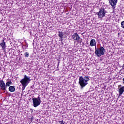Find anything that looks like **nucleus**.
Returning <instances> with one entry per match:
<instances>
[{
    "mask_svg": "<svg viewBox=\"0 0 124 124\" xmlns=\"http://www.w3.org/2000/svg\"><path fill=\"white\" fill-rule=\"evenodd\" d=\"M90 46H91V47L95 46V54L98 58H100V57L105 54V49L103 46H100L99 48H96V42L94 39H92L90 41Z\"/></svg>",
    "mask_w": 124,
    "mask_h": 124,
    "instance_id": "1",
    "label": "nucleus"
},
{
    "mask_svg": "<svg viewBox=\"0 0 124 124\" xmlns=\"http://www.w3.org/2000/svg\"><path fill=\"white\" fill-rule=\"evenodd\" d=\"M89 81H90V77L85 76L83 78V77L81 76L79 78L78 84L81 88H84V87H86Z\"/></svg>",
    "mask_w": 124,
    "mask_h": 124,
    "instance_id": "2",
    "label": "nucleus"
},
{
    "mask_svg": "<svg viewBox=\"0 0 124 124\" xmlns=\"http://www.w3.org/2000/svg\"><path fill=\"white\" fill-rule=\"evenodd\" d=\"M30 81L31 79H30V78L27 76L26 75H25L24 76V78L20 81L21 84L22 85V87H24V88H26V87L28 86V84H29Z\"/></svg>",
    "mask_w": 124,
    "mask_h": 124,
    "instance_id": "3",
    "label": "nucleus"
},
{
    "mask_svg": "<svg viewBox=\"0 0 124 124\" xmlns=\"http://www.w3.org/2000/svg\"><path fill=\"white\" fill-rule=\"evenodd\" d=\"M95 13L96 15H97L98 18L101 19V18L105 17V15L107 13V12L105 10V8H101L99 9V11L98 12Z\"/></svg>",
    "mask_w": 124,
    "mask_h": 124,
    "instance_id": "4",
    "label": "nucleus"
},
{
    "mask_svg": "<svg viewBox=\"0 0 124 124\" xmlns=\"http://www.w3.org/2000/svg\"><path fill=\"white\" fill-rule=\"evenodd\" d=\"M32 100L34 107H37V106H39L40 103H41V98H40L39 95L37 98H32Z\"/></svg>",
    "mask_w": 124,
    "mask_h": 124,
    "instance_id": "5",
    "label": "nucleus"
},
{
    "mask_svg": "<svg viewBox=\"0 0 124 124\" xmlns=\"http://www.w3.org/2000/svg\"><path fill=\"white\" fill-rule=\"evenodd\" d=\"M72 38L74 40H75L76 41H78V42H79V43H81L82 42V39L81 37H80V36L78 35V33H75L72 36Z\"/></svg>",
    "mask_w": 124,
    "mask_h": 124,
    "instance_id": "6",
    "label": "nucleus"
},
{
    "mask_svg": "<svg viewBox=\"0 0 124 124\" xmlns=\"http://www.w3.org/2000/svg\"><path fill=\"white\" fill-rule=\"evenodd\" d=\"M0 87L1 91H5L6 90V86L3 80H0Z\"/></svg>",
    "mask_w": 124,
    "mask_h": 124,
    "instance_id": "7",
    "label": "nucleus"
},
{
    "mask_svg": "<svg viewBox=\"0 0 124 124\" xmlns=\"http://www.w3.org/2000/svg\"><path fill=\"white\" fill-rule=\"evenodd\" d=\"M4 40L5 39L3 38L2 40V42L0 43V46L1 47L3 51H5V48H6V44H5V42H4Z\"/></svg>",
    "mask_w": 124,
    "mask_h": 124,
    "instance_id": "8",
    "label": "nucleus"
},
{
    "mask_svg": "<svg viewBox=\"0 0 124 124\" xmlns=\"http://www.w3.org/2000/svg\"><path fill=\"white\" fill-rule=\"evenodd\" d=\"M117 2H118V0H109V3L112 7L117 4Z\"/></svg>",
    "mask_w": 124,
    "mask_h": 124,
    "instance_id": "9",
    "label": "nucleus"
},
{
    "mask_svg": "<svg viewBox=\"0 0 124 124\" xmlns=\"http://www.w3.org/2000/svg\"><path fill=\"white\" fill-rule=\"evenodd\" d=\"M9 91L11 93H14L15 92V87L13 86H9Z\"/></svg>",
    "mask_w": 124,
    "mask_h": 124,
    "instance_id": "10",
    "label": "nucleus"
},
{
    "mask_svg": "<svg viewBox=\"0 0 124 124\" xmlns=\"http://www.w3.org/2000/svg\"><path fill=\"white\" fill-rule=\"evenodd\" d=\"M58 36L61 38V40H62V38H63V33L62 31L58 32Z\"/></svg>",
    "mask_w": 124,
    "mask_h": 124,
    "instance_id": "11",
    "label": "nucleus"
},
{
    "mask_svg": "<svg viewBox=\"0 0 124 124\" xmlns=\"http://www.w3.org/2000/svg\"><path fill=\"white\" fill-rule=\"evenodd\" d=\"M124 86H123L121 88H120V89H119L120 95H121L122 93H124Z\"/></svg>",
    "mask_w": 124,
    "mask_h": 124,
    "instance_id": "12",
    "label": "nucleus"
},
{
    "mask_svg": "<svg viewBox=\"0 0 124 124\" xmlns=\"http://www.w3.org/2000/svg\"><path fill=\"white\" fill-rule=\"evenodd\" d=\"M10 85H12V81H11V80H10L6 83V88H7V87H10Z\"/></svg>",
    "mask_w": 124,
    "mask_h": 124,
    "instance_id": "13",
    "label": "nucleus"
},
{
    "mask_svg": "<svg viewBox=\"0 0 124 124\" xmlns=\"http://www.w3.org/2000/svg\"><path fill=\"white\" fill-rule=\"evenodd\" d=\"M24 56L25 58H29V56H30V54L29 53V52H26L24 53Z\"/></svg>",
    "mask_w": 124,
    "mask_h": 124,
    "instance_id": "14",
    "label": "nucleus"
},
{
    "mask_svg": "<svg viewBox=\"0 0 124 124\" xmlns=\"http://www.w3.org/2000/svg\"><path fill=\"white\" fill-rule=\"evenodd\" d=\"M65 123V122H64L63 120L59 121V124H64Z\"/></svg>",
    "mask_w": 124,
    "mask_h": 124,
    "instance_id": "15",
    "label": "nucleus"
},
{
    "mask_svg": "<svg viewBox=\"0 0 124 124\" xmlns=\"http://www.w3.org/2000/svg\"><path fill=\"white\" fill-rule=\"evenodd\" d=\"M121 28H122V29H124V21L121 22Z\"/></svg>",
    "mask_w": 124,
    "mask_h": 124,
    "instance_id": "16",
    "label": "nucleus"
},
{
    "mask_svg": "<svg viewBox=\"0 0 124 124\" xmlns=\"http://www.w3.org/2000/svg\"><path fill=\"white\" fill-rule=\"evenodd\" d=\"M121 87H122V85H118V88H121Z\"/></svg>",
    "mask_w": 124,
    "mask_h": 124,
    "instance_id": "17",
    "label": "nucleus"
},
{
    "mask_svg": "<svg viewBox=\"0 0 124 124\" xmlns=\"http://www.w3.org/2000/svg\"><path fill=\"white\" fill-rule=\"evenodd\" d=\"M84 33H85V32L82 33V34H84Z\"/></svg>",
    "mask_w": 124,
    "mask_h": 124,
    "instance_id": "18",
    "label": "nucleus"
}]
</instances>
